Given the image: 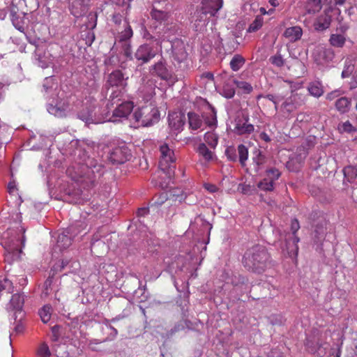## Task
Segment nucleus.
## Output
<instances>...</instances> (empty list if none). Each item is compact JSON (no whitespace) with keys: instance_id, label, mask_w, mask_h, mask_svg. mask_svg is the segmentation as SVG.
Segmentation results:
<instances>
[{"instance_id":"61","label":"nucleus","mask_w":357,"mask_h":357,"mask_svg":"<svg viewBox=\"0 0 357 357\" xmlns=\"http://www.w3.org/2000/svg\"><path fill=\"white\" fill-rule=\"evenodd\" d=\"M148 213H149V208H146V207L140 208L137 210V215L138 216H144L146 214H148Z\"/></svg>"},{"instance_id":"55","label":"nucleus","mask_w":357,"mask_h":357,"mask_svg":"<svg viewBox=\"0 0 357 357\" xmlns=\"http://www.w3.org/2000/svg\"><path fill=\"white\" fill-rule=\"evenodd\" d=\"M185 328L183 322H178L168 332L169 336H172L175 333L183 330Z\"/></svg>"},{"instance_id":"63","label":"nucleus","mask_w":357,"mask_h":357,"mask_svg":"<svg viewBox=\"0 0 357 357\" xmlns=\"http://www.w3.org/2000/svg\"><path fill=\"white\" fill-rule=\"evenodd\" d=\"M337 29L341 33H344L348 30L349 26L347 24H340V26Z\"/></svg>"},{"instance_id":"32","label":"nucleus","mask_w":357,"mask_h":357,"mask_svg":"<svg viewBox=\"0 0 357 357\" xmlns=\"http://www.w3.org/2000/svg\"><path fill=\"white\" fill-rule=\"evenodd\" d=\"M24 296L22 294H16L12 296L10 304L14 310H21L24 305Z\"/></svg>"},{"instance_id":"33","label":"nucleus","mask_w":357,"mask_h":357,"mask_svg":"<svg viewBox=\"0 0 357 357\" xmlns=\"http://www.w3.org/2000/svg\"><path fill=\"white\" fill-rule=\"evenodd\" d=\"M344 179L349 183H353L357 176V169L352 166H347L343 169Z\"/></svg>"},{"instance_id":"56","label":"nucleus","mask_w":357,"mask_h":357,"mask_svg":"<svg viewBox=\"0 0 357 357\" xmlns=\"http://www.w3.org/2000/svg\"><path fill=\"white\" fill-rule=\"evenodd\" d=\"M340 96V91L339 90H335L333 91H331V93H328L326 95V98L328 100H333L335 98L339 97Z\"/></svg>"},{"instance_id":"11","label":"nucleus","mask_w":357,"mask_h":357,"mask_svg":"<svg viewBox=\"0 0 357 357\" xmlns=\"http://www.w3.org/2000/svg\"><path fill=\"white\" fill-rule=\"evenodd\" d=\"M68 108V103L58 97L56 99L52 98V100H49L47 109L52 115L56 117H63L66 116Z\"/></svg>"},{"instance_id":"64","label":"nucleus","mask_w":357,"mask_h":357,"mask_svg":"<svg viewBox=\"0 0 357 357\" xmlns=\"http://www.w3.org/2000/svg\"><path fill=\"white\" fill-rule=\"evenodd\" d=\"M260 138H261V139H263L264 141L266 142H270V141H271V138H270V137L268 136V135L267 133L264 132H261V133L260 134Z\"/></svg>"},{"instance_id":"26","label":"nucleus","mask_w":357,"mask_h":357,"mask_svg":"<svg viewBox=\"0 0 357 357\" xmlns=\"http://www.w3.org/2000/svg\"><path fill=\"white\" fill-rule=\"evenodd\" d=\"M322 8L321 0H307L305 3V10L307 14L314 15Z\"/></svg>"},{"instance_id":"28","label":"nucleus","mask_w":357,"mask_h":357,"mask_svg":"<svg viewBox=\"0 0 357 357\" xmlns=\"http://www.w3.org/2000/svg\"><path fill=\"white\" fill-rule=\"evenodd\" d=\"M22 14L23 13H19L18 11L17 13H15V15L10 14V15L13 26L20 31L24 32L25 22L24 17L21 16Z\"/></svg>"},{"instance_id":"12","label":"nucleus","mask_w":357,"mask_h":357,"mask_svg":"<svg viewBox=\"0 0 357 357\" xmlns=\"http://www.w3.org/2000/svg\"><path fill=\"white\" fill-rule=\"evenodd\" d=\"M24 3V0H0V19H5L8 12L15 15Z\"/></svg>"},{"instance_id":"35","label":"nucleus","mask_w":357,"mask_h":357,"mask_svg":"<svg viewBox=\"0 0 357 357\" xmlns=\"http://www.w3.org/2000/svg\"><path fill=\"white\" fill-rule=\"evenodd\" d=\"M205 142L212 149H215L218 142V136L213 132H207L204 137Z\"/></svg>"},{"instance_id":"1","label":"nucleus","mask_w":357,"mask_h":357,"mask_svg":"<svg viewBox=\"0 0 357 357\" xmlns=\"http://www.w3.org/2000/svg\"><path fill=\"white\" fill-rule=\"evenodd\" d=\"M242 264L248 271L261 274L271 266V258L264 246L255 245L245 252Z\"/></svg>"},{"instance_id":"9","label":"nucleus","mask_w":357,"mask_h":357,"mask_svg":"<svg viewBox=\"0 0 357 357\" xmlns=\"http://www.w3.org/2000/svg\"><path fill=\"white\" fill-rule=\"evenodd\" d=\"M156 55V51L151 44L145 43L141 45L135 53V59L143 65L149 62Z\"/></svg>"},{"instance_id":"49","label":"nucleus","mask_w":357,"mask_h":357,"mask_svg":"<svg viewBox=\"0 0 357 357\" xmlns=\"http://www.w3.org/2000/svg\"><path fill=\"white\" fill-rule=\"evenodd\" d=\"M37 355L39 357H50L51 352L47 344L43 343L39 346L37 350Z\"/></svg>"},{"instance_id":"51","label":"nucleus","mask_w":357,"mask_h":357,"mask_svg":"<svg viewBox=\"0 0 357 357\" xmlns=\"http://www.w3.org/2000/svg\"><path fill=\"white\" fill-rule=\"evenodd\" d=\"M266 178L275 181L279 178L280 176V171L276 168H271L266 171Z\"/></svg>"},{"instance_id":"30","label":"nucleus","mask_w":357,"mask_h":357,"mask_svg":"<svg viewBox=\"0 0 357 357\" xmlns=\"http://www.w3.org/2000/svg\"><path fill=\"white\" fill-rule=\"evenodd\" d=\"M351 105V101L348 98L342 97L335 102V107L342 114L347 112Z\"/></svg>"},{"instance_id":"43","label":"nucleus","mask_w":357,"mask_h":357,"mask_svg":"<svg viewBox=\"0 0 357 357\" xmlns=\"http://www.w3.org/2000/svg\"><path fill=\"white\" fill-rule=\"evenodd\" d=\"M326 222L325 220L316 225L314 232L316 234L315 238L317 239V241H321L324 238L326 234Z\"/></svg>"},{"instance_id":"39","label":"nucleus","mask_w":357,"mask_h":357,"mask_svg":"<svg viewBox=\"0 0 357 357\" xmlns=\"http://www.w3.org/2000/svg\"><path fill=\"white\" fill-rule=\"evenodd\" d=\"M263 24V17L261 15H257L254 21L250 24L247 31L249 33L256 32L261 28Z\"/></svg>"},{"instance_id":"10","label":"nucleus","mask_w":357,"mask_h":357,"mask_svg":"<svg viewBox=\"0 0 357 357\" xmlns=\"http://www.w3.org/2000/svg\"><path fill=\"white\" fill-rule=\"evenodd\" d=\"M127 79L128 77H125L121 70L113 71V100L126 91Z\"/></svg>"},{"instance_id":"19","label":"nucleus","mask_w":357,"mask_h":357,"mask_svg":"<svg viewBox=\"0 0 357 357\" xmlns=\"http://www.w3.org/2000/svg\"><path fill=\"white\" fill-rule=\"evenodd\" d=\"M185 116L182 114L174 113L169 115V127L176 132L182 130L185 124Z\"/></svg>"},{"instance_id":"6","label":"nucleus","mask_w":357,"mask_h":357,"mask_svg":"<svg viewBox=\"0 0 357 357\" xmlns=\"http://www.w3.org/2000/svg\"><path fill=\"white\" fill-rule=\"evenodd\" d=\"M150 73L152 75L159 77L162 80L174 83L177 81L176 76L167 67L166 61L161 59L155 64L150 66Z\"/></svg>"},{"instance_id":"25","label":"nucleus","mask_w":357,"mask_h":357,"mask_svg":"<svg viewBox=\"0 0 357 357\" xmlns=\"http://www.w3.org/2000/svg\"><path fill=\"white\" fill-rule=\"evenodd\" d=\"M307 91L311 96L315 98L321 97L324 93V86L319 81H314L309 83Z\"/></svg>"},{"instance_id":"8","label":"nucleus","mask_w":357,"mask_h":357,"mask_svg":"<svg viewBox=\"0 0 357 357\" xmlns=\"http://www.w3.org/2000/svg\"><path fill=\"white\" fill-rule=\"evenodd\" d=\"M131 158L132 153L126 143L118 141L117 145L113 147V165L124 164Z\"/></svg>"},{"instance_id":"38","label":"nucleus","mask_w":357,"mask_h":357,"mask_svg":"<svg viewBox=\"0 0 357 357\" xmlns=\"http://www.w3.org/2000/svg\"><path fill=\"white\" fill-rule=\"evenodd\" d=\"M52 309L49 305H44L39 311V315L43 323H47L52 316Z\"/></svg>"},{"instance_id":"17","label":"nucleus","mask_w":357,"mask_h":357,"mask_svg":"<svg viewBox=\"0 0 357 357\" xmlns=\"http://www.w3.org/2000/svg\"><path fill=\"white\" fill-rule=\"evenodd\" d=\"M222 0H203L200 11L206 15L215 16L218 11L222 7Z\"/></svg>"},{"instance_id":"48","label":"nucleus","mask_w":357,"mask_h":357,"mask_svg":"<svg viewBox=\"0 0 357 357\" xmlns=\"http://www.w3.org/2000/svg\"><path fill=\"white\" fill-rule=\"evenodd\" d=\"M338 130L340 132L347 133L354 132L356 131V128H355L349 121H347L344 123L340 124L338 126Z\"/></svg>"},{"instance_id":"15","label":"nucleus","mask_w":357,"mask_h":357,"mask_svg":"<svg viewBox=\"0 0 357 357\" xmlns=\"http://www.w3.org/2000/svg\"><path fill=\"white\" fill-rule=\"evenodd\" d=\"M249 116L247 114H243L242 117H238L235 120L234 131L236 134L242 135L250 134L254 131V126L248 123Z\"/></svg>"},{"instance_id":"7","label":"nucleus","mask_w":357,"mask_h":357,"mask_svg":"<svg viewBox=\"0 0 357 357\" xmlns=\"http://www.w3.org/2000/svg\"><path fill=\"white\" fill-rule=\"evenodd\" d=\"M299 228L300 225L298 220L294 219L291 224V230L292 231V234L291 236L286 240V250L291 257H296L298 255V243L299 242L300 238L296 236V233Z\"/></svg>"},{"instance_id":"57","label":"nucleus","mask_w":357,"mask_h":357,"mask_svg":"<svg viewBox=\"0 0 357 357\" xmlns=\"http://www.w3.org/2000/svg\"><path fill=\"white\" fill-rule=\"evenodd\" d=\"M59 329H60V328H59V326H54L52 328V340L54 341H57L59 340Z\"/></svg>"},{"instance_id":"21","label":"nucleus","mask_w":357,"mask_h":357,"mask_svg":"<svg viewBox=\"0 0 357 357\" xmlns=\"http://www.w3.org/2000/svg\"><path fill=\"white\" fill-rule=\"evenodd\" d=\"M319 59L316 58V61L319 64H325L331 61L335 56L334 52L331 48H321L318 50Z\"/></svg>"},{"instance_id":"18","label":"nucleus","mask_w":357,"mask_h":357,"mask_svg":"<svg viewBox=\"0 0 357 357\" xmlns=\"http://www.w3.org/2000/svg\"><path fill=\"white\" fill-rule=\"evenodd\" d=\"M89 0H70L71 13L76 17L85 14L87 10Z\"/></svg>"},{"instance_id":"14","label":"nucleus","mask_w":357,"mask_h":357,"mask_svg":"<svg viewBox=\"0 0 357 357\" xmlns=\"http://www.w3.org/2000/svg\"><path fill=\"white\" fill-rule=\"evenodd\" d=\"M172 53L174 61L181 63L185 61L188 57L185 45L181 39L176 38L172 42Z\"/></svg>"},{"instance_id":"60","label":"nucleus","mask_w":357,"mask_h":357,"mask_svg":"<svg viewBox=\"0 0 357 357\" xmlns=\"http://www.w3.org/2000/svg\"><path fill=\"white\" fill-rule=\"evenodd\" d=\"M8 190L9 193H14L17 190L16 183L15 181L10 182L8 183Z\"/></svg>"},{"instance_id":"40","label":"nucleus","mask_w":357,"mask_h":357,"mask_svg":"<svg viewBox=\"0 0 357 357\" xmlns=\"http://www.w3.org/2000/svg\"><path fill=\"white\" fill-rule=\"evenodd\" d=\"M354 70V64L351 59H347L344 62V69L342 72V77H349Z\"/></svg>"},{"instance_id":"16","label":"nucleus","mask_w":357,"mask_h":357,"mask_svg":"<svg viewBox=\"0 0 357 357\" xmlns=\"http://www.w3.org/2000/svg\"><path fill=\"white\" fill-rule=\"evenodd\" d=\"M75 233V227L73 226L69 227L61 234H59L57 236L56 244L55 246V250L59 249L62 250L68 248L71 245L72 239L70 235H73Z\"/></svg>"},{"instance_id":"24","label":"nucleus","mask_w":357,"mask_h":357,"mask_svg":"<svg viewBox=\"0 0 357 357\" xmlns=\"http://www.w3.org/2000/svg\"><path fill=\"white\" fill-rule=\"evenodd\" d=\"M303 34L302 29L299 26H291L286 29L284 32L285 38L289 39L291 42H295L299 40Z\"/></svg>"},{"instance_id":"54","label":"nucleus","mask_w":357,"mask_h":357,"mask_svg":"<svg viewBox=\"0 0 357 357\" xmlns=\"http://www.w3.org/2000/svg\"><path fill=\"white\" fill-rule=\"evenodd\" d=\"M38 65L42 68H47L50 63V60L45 55H38L37 58Z\"/></svg>"},{"instance_id":"59","label":"nucleus","mask_w":357,"mask_h":357,"mask_svg":"<svg viewBox=\"0 0 357 357\" xmlns=\"http://www.w3.org/2000/svg\"><path fill=\"white\" fill-rule=\"evenodd\" d=\"M204 188L210 192H215L218 190L216 185L211 183H205Z\"/></svg>"},{"instance_id":"3","label":"nucleus","mask_w":357,"mask_h":357,"mask_svg":"<svg viewBox=\"0 0 357 357\" xmlns=\"http://www.w3.org/2000/svg\"><path fill=\"white\" fill-rule=\"evenodd\" d=\"M160 160L159 162V167L169 178H171L174 174L175 162L174 151L170 149L167 144H164L160 146Z\"/></svg>"},{"instance_id":"4","label":"nucleus","mask_w":357,"mask_h":357,"mask_svg":"<svg viewBox=\"0 0 357 357\" xmlns=\"http://www.w3.org/2000/svg\"><path fill=\"white\" fill-rule=\"evenodd\" d=\"M134 119L143 126H151L160 119V112L155 107H143L135 111Z\"/></svg>"},{"instance_id":"34","label":"nucleus","mask_w":357,"mask_h":357,"mask_svg":"<svg viewBox=\"0 0 357 357\" xmlns=\"http://www.w3.org/2000/svg\"><path fill=\"white\" fill-rule=\"evenodd\" d=\"M151 16L153 20L159 23L166 21L168 18L167 13L158 10L154 7L151 12Z\"/></svg>"},{"instance_id":"13","label":"nucleus","mask_w":357,"mask_h":357,"mask_svg":"<svg viewBox=\"0 0 357 357\" xmlns=\"http://www.w3.org/2000/svg\"><path fill=\"white\" fill-rule=\"evenodd\" d=\"M132 109L133 104L132 102L123 101L121 103L116 102V107L113 111V123L121 121V119H127Z\"/></svg>"},{"instance_id":"41","label":"nucleus","mask_w":357,"mask_h":357,"mask_svg":"<svg viewBox=\"0 0 357 357\" xmlns=\"http://www.w3.org/2000/svg\"><path fill=\"white\" fill-rule=\"evenodd\" d=\"M233 82L237 86V88L241 89L242 91V92L244 93L249 94L253 90L252 85L247 82L238 81L237 79H234Z\"/></svg>"},{"instance_id":"47","label":"nucleus","mask_w":357,"mask_h":357,"mask_svg":"<svg viewBox=\"0 0 357 357\" xmlns=\"http://www.w3.org/2000/svg\"><path fill=\"white\" fill-rule=\"evenodd\" d=\"M305 346L310 353L316 354L321 348V344L319 342H314L312 340H306Z\"/></svg>"},{"instance_id":"31","label":"nucleus","mask_w":357,"mask_h":357,"mask_svg":"<svg viewBox=\"0 0 357 357\" xmlns=\"http://www.w3.org/2000/svg\"><path fill=\"white\" fill-rule=\"evenodd\" d=\"M245 60L241 54H235L229 65L233 71H238L245 64Z\"/></svg>"},{"instance_id":"58","label":"nucleus","mask_w":357,"mask_h":357,"mask_svg":"<svg viewBox=\"0 0 357 357\" xmlns=\"http://www.w3.org/2000/svg\"><path fill=\"white\" fill-rule=\"evenodd\" d=\"M267 357H282V352L278 349H273L268 354Z\"/></svg>"},{"instance_id":"27","label":"nucleus","mask_w":357,"mask_h":357,"mask_svg":"<svg viewBox=\"0 0 357 357\" xmlns=\"http://www.w3.org/2000/svg\"><path fill=\"white\" fill-rule=\"evenodd\" d=\"M87 169V167L85 165H82L81 167L76 168L75 166L70 167L67 169V174L69 176L72 178L73 180L75 181H79V178L84 176V172Z\"/></svg>"},{"instance_id":"46","label":"nucleus","mask_w":357,"mask_h":357,"mask_svg":"<svg viewBox=\"0 0 357 357\" xmlns=\"http://www.w3.org/2000/svg\"><path fill=\"white\" fill-rule=\"evenodd\" d=\"M3 291H6L8 293L13 291V285L11 280L7 278H4L3 280H0V293Z\"/></svg>"},{"instance_id":"36","label":"nucleus","mask_w":357,"mask_h":357,"mask_svg":"<svg viewBox=\"0 0 357 357\" xmlns=\"http://www.w3.org/2000/svg\"><path fill=\"white\" fill-rule=\"evenodd\" d=\"M329 41L332 46L342 47L345 43L346 38L341 34H331Z\"/></svg>"},{"instance_id":"29","label":"nucleus","mask_w":357,"mask_h":357,"mask_svg":"<svg viewBox=\"0 0 357 357\" xmlns=\"http://www.w3.org/2000/svg\"><path fill=\"white\" fill-rule=\"evenodd\" d=\"M197 152L206 162L211 161L213 159L214 153L208 149L205 143L199 144Z\"/></svg>"},{"instance_id":"23","label":"nucleus","mask_w":357,"mask_h":357,"mask_svg":"<svg viewBox=\"0 0 357 357\" xmlns=\"http://www.w3.org/2000/svg\"><path fill=\"white\" fill-rule=\"evenodd\" d=\"M208 17L204 13L198 11L194 24L195 31L199 32L204 31L208 23Z\"/></svg>"},{"instance_id":"45","label":"nucleus","mask_w":357,"mask_h":357,"mask_svg":"<svg viewBox=\"0 0 357 357\" xmlns=\"http://www.w3.org/2000/svg\"><path fill=\"white\" fill-rule=\"evenodd\" d=\"M273 185L274 181L266 177L258 183V188L265 191H272Z\"/></svg>"},{"instance_id":"22","label":"nucleus","mask_w":357,"mask_h":357,"mask_svg":"<svg viewBox=\"0 0 357 357\" xmlns=\"http://www.w3.org/2000/svg\"><path fill=\"white\" fill-rule=\"evenodd\" d=\"M204 116H200L198 114L190 112L188 113V123L190 128L194 130L201 128L203 125Z\"/></svg>"},{"instance_id":"20","label":"nucleus","mask_w":357,"mask_h":357,"mask_svg":"<svg viewBox=\"0 0 357 357\" xmlns=\"http://www.w3.org/2000/svg\"><path fill=\"white\" fill-rule=\"evenodd\" d=\"M331 21V16L327 13H324L316 19L314 22V28L317 31H323L329 28Z\"/></svg>"},{"instance_id":"44","label":"nucleus","mask_w":357,"mask_h":357,"mask_svg":"<svg viewBox=\"0 0 357 357\" xmlns=\"http://www.w3.org/2000/svg\"><path fill=\"white\" fill-rule=\"evenodd\" d=\"M221 94L226 98H231L235 95V89L234 86L229 83H225Z\"/></svg>"},{"instance_id":"5","label":"nucleus","mask_w":357,"mask_h":357,"mask_svg":"<svg viewBox=\"0 0 357 357\" xmlns=\"http://www.w3.org/2000/svg\"><path fill=\"white\" fill-rule=\"evenodd\" d=\"M24 242L25 238L24 235L22 237L15 236L8 239L5 242L6 260L15 261L20 259V255L22 252V247L24 246Z\"/></svg>"},{"instance_id":"50","label":"nucleus","mask_w":357,"mask_h":357,"mask_svg":"<svg viewBox=\"0 0 357 357\" xmlns=\"http://www.w3.org/2000/svg\"><path fill=\"white\" fill-rule=\"evenodd\" d=\"M269 61L273 65L277 67H282L284 64V60L280 54L271 56Z\"/></svg>"},{"instance_id":"37","label":"nucleus","mask_w":357,"mask_h":357,"mask_svg":"<svg viewBox=\"0 0 357 357\" xmlns=\"http://www.w3.org/2000/svg\"><path fill=\"white\" fill-rule=\"evenodd\" d=\"M205 123L209 127H215L217 125L216 111L214 107L211 108V111L204 117Z\"/></svg>"},{"instance_id":"42","label":"nucleus","mask_w":357,"mask_h":357,"mask_svg":"<svg viewBox=\"0 0 357 357\" xmlns=\"http://www.w3.org/2000/svg\"><path fill=\"white\" fill-rule=\"evenodd\" d=\"M238 153L240 163L242 166H245V162L248 158V148L243 144H240L238 146Z\"/></svg>"},{"instance_id":"53","label":"nucleus","mask_w":357,"mask_h":357,"mask_svg":"<svg viewBox=\"0 0 357 357\" xmlns=\"http://www.w3.org/2000/svg\"><path fill=\"white\" fill-rule=\"evenodd\" d=\"M225 154L227 157V158L232 162H235L237 160V155L236 153V149L232 147L229 146L226 149Z\"/></svg>"},{"instance_id":"62","label":"nucleus","mask_w":357,"mask_h":357,"mask_svg":"<svg viewBox=\"0 0 357 357\" xmlns=\"http://www.w3.org/2000/svg\"><path fill=\"white\" fill-rule=\"evenodd\" d=\"M79 118L86 122L92 120V115L91 113H88L87 115H80Z\"/></svg>"},{"instance_id":"2","label":"nucleus","mask_w":357,"mask_h":357,"mask_svg":"<svg viewBox=\"0 0 357 357\" xmlns=\"http://www.w3.org/2000/svg\"><path fill=\"white\" fill-rule=\"evenodd\" d=\"M113 23L115 24L116 32L113 48L115 47L116 51L125 57H131L130 42L133 32L130 25L121 15H113Z\"/></svg>"},{"instance_id":"52","label":"nucleus","mask_w":357,"mask_h":357,"mask_svg":"<svg viewBox=\"0 0 357 357\" xmlns=\"http://www.w3.org/2000/svg\"><path fill=\"white\" fill-rule=\"evenodd\" d=\"M256 155L253 158V162L255 163V169L259 171V167L264 162V157L261 155L259 151H257Z\"/></svg>"}]
</instances>
